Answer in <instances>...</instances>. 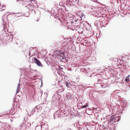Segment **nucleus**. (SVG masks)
I'll return each instance as SVG.
<instances>
[{
    "mask_svg": "<svg viewBox=\"0 0 130 130\" xmlns=\"http://www.w3.org/2000/svg\"><path fill=\"white\" fill-rule=\"evenodd\" d=\"M1 7H2L3 8H4H4L5 7V5H3L2 6H1Z\"/></svg>",
    "mask_w": 130,
    "mask_h": 130,
    "instance_id": "obj_48",
    "label": "nucleus"
},
{
    "mask_svg": "<svg viewBox=\"0 0 130 130\" xmlns=\"http://www.w3.org/2000/svg\"><path fill=\"white\" fill-rule=\"evenodd\" d=\"M72 86H70V87H68L67 88L69 90H70L71 89H72Z\"/></svg>",
    "mask_w": 130,
    "mask_h": 130,
    "instance_id": "obj_41",
    "label": "nucleus"
},
{
    "mask_svg": "<svg viewBox=\"0 0 130 130\" xmlns=\"http://www.w3.org/2000/svg\"><path fill=\"white\" fill-rule=\"evenodd\" d=\"M35 51H34V50L32 49V47L30 48L29 49V56H30L31 55V56H35L36 54Z\"/></svg>",
    "mask_w": 130,
    "mask_h": 130,
    "instance_id": "obj_8",
    "label": "nucleus"
},
{
    "mask_svg": "<svg viewBox=\"0 0 130 130\" xmlns=\"http://www.w3.org/2000/svg\"><path fill=\"white\" fill-rule=\"evenodd\" d=\"M103 22V25H104L105 26H106V24H105L106 23H105V22Z\"/></svg>",
    "mask_w": 130,
    "mask_h": 130,
    "instance_id": "obj_49",
    "label": "nucleus"
},
{
    "mask_svg": "<svg viewBox=\"0 0 130 130\" xmlns=\"http://www.w3.org/2000/svg\"><path fill=\"white\" fill-rule=\"evenodd\" d=\"M78 109H82V108H80V107H78Z\"/></svg>",
    "mask_w": 130,
    "mask_h": 130,
    "instance_id": "obj_61",
    "label": "nucleus"
},
{
    "mask_svg": "<svg viewBox=\"0 0 130 130\" xmlns=\"http://www.w3.org/2000/svg\"><path fill=\"white\" fill-rule=\"evenodd\" d=\"M106 24V26L104 25H103V22L101 21H98L95 22L94 24L95 26L98 27L100 28L102 27H106L107 24V23H105Z\"/></svg>",
    "mask_w": 130,
    "mask_h": 130,
    "instance_id": "obj_5",
    "label": "nucleus"
},
{
    "mask_svg": "<svg viewBox=\"0 0 130 130\" xmlns=\"http://www.w3.org/2000/svg\"><path fill=\"white\" fill-rule=\"evenodd\" d=\"M67 97V99L68 100H69L70 99V98L71 97V95H70V94L69 95H66Z\"/></svg>",
    "mask_w": 130,
    "mask_h": 130,
    "instance_id": "obj_33",
    "label": "nucleus"
},
{
    "mask_svg": "<svg viewBox=\"0 0 130 130\" xmlns=\"http://www.w3.org/2000/svg\"><path fill=\"white\" fill-rule=\"evenodd\" d=\"M75 86L76 87H75V88L76 89H78V85H75Z\"/></svg>",
    "mask_w": 130,
    "mask_h": 130,
    "instance_id": "obj_43",
    "label": "nucleus"
},
{
    "mask_svg": "<svg viewBox=\"0 0 130 130\" xmlns=\"http://www.w3.org/2000/svg\"><path fill=\"white\" fill-rule=\"evenodd\" d=\"M115 119L114 118V117L113 116H111L109 122H110L111 123L113 121H115Z\"/></svg>",
    "mask_w": 130,
    "mask_h": 130,
    "instance_id": "obj_26",
    "label": "nucleus"
},
{
    "mask_svg": "<svg viewBox=\"0 0 130 130\" xmlns=\"http://www.w3.org/2000/svg\"><path fill=\"white\" fill-rule=\"evenodd\" d=\"M43 104H41L39 105H37L35 107V109H36V110H37V111H36L37 112H38L40 111V110L42 109V107L41 106Z\"/></svg>",
    "mask_w": 130,
    "mask_h": 130,
    "instance_id": "obj_10",
    "label": "nucleus"
},
{
    "mask_svg": "<svg viewBox=\"0 0 130 130\" xmlns=\"http://www.w3.org/2000/svg\"><path fill=\"white\" fill-rule=\"evenodd\" d=\"M59 5L60 6L63 7V8L65 10H66V8L65 6H64L62 2H61L59 3Z\"/></svg>",
    "mask_w": 130,
    "mask_h": 130,
    "instance_id": "obj_25",
    "label": "nucleus"
},
{
    "mask_svg": "<svg viewBox=\"0 0 130 130\" xmlns=\"http://www.w3.org/2000/svg\"><path fill=\"white\" fill-rule=\"evenodd\" d=\"M30 6L31 7V8H32L33 7L34 8H36V6H33V4H32V5L30 4Z\"/></svg>",
    "mask_w": 130,
    "mask_h": 130,
    "instance_id": "obj_40",
    "label": "nucleus"
},
{
    "mask_svg": "<svg viewBox=\"0 0 130 130\" xmlns=\"http://www.w3.org/2000/svg\"><path fill=\"white\" fill-rule=\"evenodd\" d=\"M95 109V108L94 107H93V108L92 109H91V110H92V111L94 110Z\"/></svg>",
    "mask_w": 130,
    "mask_h": 130,
    "instance_id": "obj_50",
    "label": "nucleus"
},
{
    "mask_svg": "<svg viewBox=\"0 0 130 130\" xmlns=\"http://www.w3.org/2000/svg\"><path fill=\"white\" fill-rule=\"evenodd\" d=\"M88 104H89L88 103H85L84 105H83L82 107H80V108H86L88 106Z\"/></svg>",
    "mask_w": 130,
    "mask_h": 130,
    "instance_id": "obj_24",
    "label": "nucleus"
},
{
    "mask_svg": "<svg viewBox=\"0 0 130 130\" xmlns=\"http://www.w3.org/2000/svg\"><path fill=\"white\" fill-rule=\"evenodd\" d=\"M63 11V8H59L58 7H56L54 10V13H55L56 14H58L59 16H61L62 14V12ZM52 11L53 12V10Z\"/></svg>",
    "mask_w": 130,
    "mask_h": 130,
    "instance_id": "obj_3",
    "label": "nucleus"
},
{
    "mask_svg": "<svg viewBox=\"0 0 130 130\" xmlns=\"http://www.w3.org/2000/svg\"><path fill=\"white\" fill-rule=\"evenodd\" d=\"M45 12L49 13V15L51 16V15H52V14H51V15H50L51 14V13L52 12V11H49L48 10H45Z\"/></svg>",
    "mask_w": 130,
    "mask_h": 130,
    "instance_id": "obj_32",
    "label": "nucleus"
},
{
    "mask_svg": "<svg viewBox=\"0 0 130 130\" xmlns=\"http://www.w3.org/2000/svg\"><path fill=\"white\" fill-rule=\"evenodd\" d=\"M7 40L9 41V42L12 41L13 38V35H8L7 36Z\"/></svg>",
    "mask_w": 130,
    "mask_h": 130,
    "instance_id": "obj_11",
    "label": "nucleus"
},
{
    "mask_svg": "<svg viewBox=\"0 0 130 130\" xmlns=\"http://www.w3.org/2000/svg\"><path fill=\"white\" fill-rule=\"evenodd\" d=\"M45 110L47 111H49L51 110V107H46V108Z\"/></svg>",
    "mask_w": 130,
    "mask_h": 130,
    "instance_id": "obj_37",
    "label": "nucleus"
},
{
    "mask_svg": "<svg viewBox=\"0 0 130 130\" xmlns=\"http://www.w3.org/2000/svg\"><path fill=\"white\" fill-rule=\"evenodd\" d=\"M1 3H0V9H1L2 7H1Z\"/></svg>",
    "mask_w": 130,
    "mask_h": 130,
    "instance_id": "obj_56",
    "label": "nucleus"
},
{
    "mask_svg": "<svg viewBox=\"0 0 130 130\" xmlns=\"http://www.w3.org/2000/svg\"><path fill=\"white\" fill-rule=\"evenodd\" d=\"M64 84L66 86L67 88L68 87H70V86H72V85L70 82L69 83L67 81L65 82H64Z\"/></svg>",
    "mask_w": 130,
    "mask_h": 130,
    "instance_id": "obj_13",
    "label": "nucleus"
},
{
    "mask_svg": "<svg viewBox=\"0 0 130 130\" xmlns=\"http://www.w3.org/2000/svg\"><path fill=\"white\" fill-rule=\"evenodd\" d=\"M82 22L83 21H82V19L80 20V21L79 22H77V26H81L82 27L83 25V24H82Z\"/></svg>",
    "mask_w": 130,
    "mask_h": 130,
    "instance_id": "obj_19",
    "label": "nucleus"
},
{
    "mask_svg": "<svg viewBox=\"0 0 130 130\" xmlns=\"http://www.w3.org/2000/svg\"><path fill=\"white\" fill-rule=\"evenodd\" d=\"M40 93H41V94H42V93H41V92H40Z\"/></svg>",
    "mask_w": 130,
    "mask_h": 130,
    "instance_id": "obj_64",
    "label": "nucleus"
},
{
    "mask_svg": "<svg viewBox=\"0 0 130 130\" xmlns=\"http://www.w3.org/2000/svg\"><path fill=\"white\" fill-rule=\"evenodd\" d=\"M36 109H35V108H34L33 109H32L31 111V114H33L36 111Z\"/></svg>",
    "mask_w": 130,
    "mask_h": 130,
    "instance_id": "obj_28",
    "label": "nucleus"
},
{
    "mask_svg": "<svg viewBox=\"0 0 130 130\" xmlns=\"http://www.w3.org/2000/svg\"><path fill=\"white\" fill-rule=\"evenodd\" d=\"M77 3L78 4H80V2H79V3Z\"/></svg>",
    "mask_w": 130,
    "mask_h": 130,
    "instance_id": "obj_63",
    "label": "nucleus"
},
{
    "mask_svg": "<svg viewBox=\"0 0 130 130\" xmlns=\"http://www.w3.org/2000/svg\"><path fill=\"white\" fill-rule=\"evenodd\" d=\"M34 63H36L37 66L40 67H42L43 66L41 62L36 57H34Z\"/></svg>",
    "mask_w": 130,
    "mask_h": 130,
    "instance_id": "obj_6",
    "label": "nucleus"
},
{
    "mask_svg": "<svg viewBox=\"0 0 130 130\" xmlns=\"http://www.w3.org/2000/svg\"><path fill=\"white\" fill-rule=\"evenodd\" d=\"M87 31H88L87 34L89 37H91L94 35L93 32V31L90 30L89 29Z\"/></svg>",
    "mask_w": 130,
    "mask_h": 130,
    "instance_id": "obj_12",
    "label": "nucleus"
},
{
    "mask_svg": "<svg viewBox=\"0 0 130 130\" xmlns=\"http://www.w3.org/2000/svg\"><path fill=\"white\" fill-rule=\"evenodd\" d=\"M20 83L18 84L17 87V89L16 93L17 94L18 93L20 90Z\"/></svg>",
    "mask_w": 130,
    "mask_h": 130,
    "instance_id": "obj_21",
    "label": "nucleus"
},
{
    "mask_svg": "<svg viewBox=\"0 0 130 130\" xmlns=\"http://www.w3.org/2000/svg\"><path fill=\"white\" fill-rule=\"evenodd\" d=\"M36 0H29V2H32L33 1H35Z\"/></svg>",
    "mask_w": 130,
    "mask_h": 130,
    "instance_id": "obj_47",
    "label": "nucleus"
},
{
    "mask_svg": "<svg viewBox=\"0 0 130 130\" xmlns=\"http://www.w3.org/2000/svg\"><path fill=\"white\" fill-rule=\"evenodd\" d=\"M48 125L46 123L44 122V123L41 124V128H45L48 127Z\"/></svg>",
    "mask_w": 130,
    "mask_h": 130,
    "instance_id": "obj_15",
    "label": "nucleus"
},
{
    "mask_svg": "<svg viewBox=\"0 0 130 130\" xmlns=\"http://www.w3.org/2000/svg\"><path fill=\"white\" fill-rule=\"evenodd\" d=\"M13 17V16H12V14H8L7 15L6 17V18L7 20H11L10 18H11V17Z\"/></svg>",
    "mask_w": 130,
    "mask_h": 130,
    "instance_id": "obj_22",
    "label": "nucleus"
},
{
    "mask_svg": "<svg viewBox=\"0 0 130 130\" xmlns=\"http://www.w3.org/2000/svg\"><path fill=\"white\" fill-rule=\"evenodd\" d=\"M41 86H40V87H41L42 85V79H41Z\"/></svg>",
    "mask_w": 130,
    "mask_h": 130,
    "instance_id": "obj_51",
    "label": "nucleus"
},
{
    "mask_svg": "<svg viewBox=\"0 0 130 130\" xmlns=\"http://www.w3.org/2000/svg\"><path fill=\"white\" fill-rule=\"evenodd\" d=\"M99 93H101V94L103 93V91H99Z\"/></svg>",
    "mask_w": 130,
    "mask_h": 130,
    "instance_id": "obj_42",
    "label": "nucleus"
},
{
    "mask_svg": "<svg viewBox=\"0 0 130 130\" xmlns=\"http://www.w3.org/2000/svg\"><path fill=\"white\" fill-rule=\"evenodd\" d=\"M121 2V0H118V1H117V2L118 3H120Z\"/></svg>",
    "mask_w": 130,
    "mask_h": 130,
    "instance_id": "obj_44",
    "label": "nucleus"
},
{
    "mask_svg": "<svg viewBox=\"0 0 130 130\" xmlns=\"http://www.w3.org/2000/svg\"><path fill=\"white\" fill-rule=\"evenodd\" d=\"M2 126L3 127L5 126L8 128H9L10 127V125L8 123H4L3 124H2Z\"/></svg>",
    "mask_w": 130,
    "mask_h": 130,
    "instance_id": "obj_16",
    "label": "nucleus"
},
{
    "mask_svg": "<svg viewBox=\"0 0 130 130\" xmlns=\"http://www.w3.org/2000/svg\"><path fill=\"white\" fill-rule=\"evenodd\" d=\"M70 2L71 3V4L72 5V6H74L75 7H76V5H75V4L74 3V2L73 1H71Z\"/></svg>",
    "mask_w": 130,
    "mask_h": 130,
    "instance_id": "obj_36",
    "label": "nucleus"
},
{
    "mask_svg": "<svg viewBox=\"0 0 130 130\" xmlns=\"http://www.w3.org/2000/svg\"><path fill=\"white\" fill-rule=\"evenodd\" d=\"M73 20L72 21V22L73 23H74V24L76 25L77 24V22H79L80 21V20L77 19H73Z\"/></svg>",
    "mask_w": 130,
    "mask_h": 130,
    "instance_id": "obj_20",
    "label": "nucleus"
},
{
    "mask_svg": "<svg viewBox=\"0 0 130 130\" xmlns=\"http://www.w3.org/2000/svg\"><path fill=\"white\" fill-rule=\"evenodd\" d=\"M75 98L77 99V100L79 99L77 98L76 97Z\"/></svg>",
    "mask_w": 130,
    "mask_h": 130,
    "instance_id": "obj_57",
    "label": "nucleus"
},
{
    "mask_svg": "<svg viewBox=\"0 0 130 130\" xmlns=\"http://www.w3.org/2000/svg\"><path fill=\"white\" fill-rule=\"evenodd\" d=\"M56 67H57V69L59 70V71H61L62 72V70H63V68L62 67H64L63 66H59L58 65H56Z\"/></svg>",
    "mask_w": 130,
    "mask_h": 130,
    "instance_id": "obj_17",
    "label": "nucleus"
},
{
    "mask_svg": "<svg viewBox=\"0 0 130 130\" xmlns=\"http://www.w3.org/2000/svg\"><path fill=\"white\" fill-rule=\"evenodd\" d=\"M60 83V81H59L58 82V84L59 85Z\"/></svg>",
    "mask_w": 130,
    "mask_h": 130,
    "instance_id": "obj_54",
    "label": "nucleus"
},
{
    "mask_svg": "<svg viewBox=\"0 0 130 130\" xmlns=\"http://www.w3.org/2000/svg\"><path fill=\"white\" fill-rule=\"evenodd\" d=\"M101 86L102 87H103L104 86V85H101Z\"/></svg>",
    "mask_w": 130,
    "mask_h": 130,
    "instance_id": "obj_59",
    "label": "nucleus"
},
{
    "mask_svg": "<svg viewBox=\"0 0 130 130\" xmlns=\"http://www.w3.org/2000/svg\"><path fill=\"white\" fill-rule=\"evenodd\" d=\"M67 70H69L70 71H71V69L70 68H67Z\"/></svg>",
    "mask_w": 130,
    "mask_h": 130,
    "instance_id": "obj_45",
    "label": "nucleus"
},
{
    "mask_svg": "<svg viewBox=\"0 0 130 130\" xmlns=\"http://www.w3.org/2000/svg\"><path fill=\"white\" fill-rule=\"evenodd\" d=\"M63 113V114L64 115L65 114V113H64L63 112H61L60 111L58 110L56 111L54 113V114L53 116L54 117V119H55V118H57L58 116V115H59L60 113Z\"/></svg>",
    "mask_w": 130,
    "mask_h": 130,
    "instance_id": "obj_9",
    "label": "nucleus"
},
{
    "mask_svg": "<svg viewBox=\"0 0 130 130\" xmlns=\"http://www.w3.org/2000/svg\"><path fill=\"white\" fill-rule=\"evenodd\" d=\"M66 52L63 51L57 50L54 52V55H56V57L60 61L62 60L63 59L66 60V56L65 54Z\"/></svg>",
    "mask_w": 130,
    "mask_h": 130,
    "instance_id": "obj_1",
    "label": "nucleus"
},
{
    "mask_svg": "<svg viewBox=\"0 0 130 130\" xmlns=\"http://www.w3.org/2000/svg\"><path fill=\"white\" fill-rule=\"evenodd\" d=\"M80 26L79 28L78 29V32L80 36L83 37H85L87 31L83 27L81 28Z\"/></svg>",
    "mask_w": 130,
    "mask_h": 130,
    "instance_id": "obj_2",
    "label": "nucleus"
},
{
    "mask_svg": "<svg viewBox=\"0 0 130 130\" xmlns=\"http://www.w3.org/2000/svg\"><path fill=\"white\" fill-rule=\"evenodd\" d=\"M25 128H28L31 126V124L30 123L25 122Z\"/></svg>",
    "mask_w": 130,
    "mask_h": 130,
    "instance_id": "obj_14",
    "label": "nucleus"
},
{
    "mask_svg": "<svg viewBox=\"0 0 130 130\" xmlns=\"http://www.w3.org/2000/svg\"><path fill=\"white\" fill-rule=\"evenodd\" d=\"M74 2V3L75 4H77V3H79V2H80L78 0H71Z\"/></svg>",
    "mask_w": 130,
    "mask_h": 130,
    "instance_id": "obj_29",
    "label": "nucleus"
},
{
    "mask_svg": "<svg viewBox=\"0 0 130 130\" xmlns=\"http://www.w3.org/2000/svg\"><path fill=\"white\" fill-rule=\"evenodd\" d=\"M108 72H112L111 74L113 76H114L115 74V73H114V72H115V70L113 69H111L110 70L109 69L108 71Z\"/></svg>",
    "mask_w": 130,
    "mask_h": 130,
    "instance_id": "obj_18",
    "label": "nucleus"
},
{
    "mask_svg": "<svg viewBox=\"0 0 130 130\" xmlns=\"http://www.w3.org/2000/svg\"><path fill=\"white\" fill-rule=\"evenodd\" d=\"M12 13V14H19V13L18 12V13Z\"/></svg>",
    "mask_w": 130,
    "mask_h": 130,
    "instance_id": "obj_55",
    "label": "nucleus"
},
{
    "mask_svg": "<svg viewBox=\"0 0 130 130\" xmlns=\"http://www.w3.org/2000/svg\"><path fill=\"white\" fill-rule=\"evenodd\" d=\"M20 126L21 128H25V123H23L22 124H21Z\"/></svg>",
    "mask_w": 130,
    "mask_h": 130,
    "instance_id": "obj_30",
    "label": "nucleus"
},
{
    "mask_svg": "<svg viewBox=\"0 0 130 130\" xmlns=\"http://www.w3.org/2000/svg\"><path fill=\"white\" fill-rule=\"evenodd\" d=\"M72 6V5H71V4H67V6L68 7H70V6Z\"/></svg>",
    "mask_w": 130,
    "mask_h": 130,
    "instance_id": "obj_39",
    "label": "nucleus"
},
{
    "mask_svg": "<svg viewBox=\"0 0 130 130\" xmlns=\"http://www.w3.org/2000/svg\"><path fill=\"white\" fill-rule=\"evenodd\" d=\"M82 24L83 25V27L86 31H88L91 26L89 23L85 21H83Z\"/></svg>",
    "mask_w": 130,
    "mask_h": 130,
    "instance_id": "obj_4",
    "label": "nucleus"
},
{
    "mask_svg": "<svg viewBox=\"0 0 130 130\" xmlns=\"http://www.w3.org/2000/svg\"><path fill=\"white\" fill-rule=\"evenodd\" d=\"M103 128H104L105 127V126H104V125H103Z\"/></svg>",
    "mask_w": 130,
    "mask_h": 130,
    "instance_id": "obj_58",
    "label": "nucleus"
},
{
    "mask_svg": "<svg viewBox=\"0 0 130 130\" xmlns=\"http://www.w3.org/2000/svg\"><path fill=\"white\" fill-rule=\"evenodd\" d=\"M55 69L56 70H57V72L59 74H60V73H61L60 72H61V71H59V70L57 69V67H56Z\"/></svg>",
    "mask_w": 130,
    "mask_h": 130,
    "instance_id": "obj_31",
    "label": "nucleus"
},
{
    "mask_svg": "<svg viewBox=\"0 0 130 130\" xmlns=\"http://www.w3.org/2000/svg\"><path fill=\"white\" fill-rule=\"evenodd\" d=\"M78 89H82L83 86L82 84H80V85H78Z\"/></svg>",
    "mask_w": 130,
    "mask_h": 130,
    "instance_id": "obj_34",
    "label": "nucleus"
},
{
    "mask_svg": "<svg viewBox=\"0 0 130 130\" xmlns=\"http://www.w3.org/2000/svg\"><path fill=\"white\" fill-rule=\"evenodd\" d=\"M17 97H18V96H19V97H20V96H19V95H17Z\"/></svg>",
    "mask_w": 130,
    "mask_h": 130,
    "instance_id": "obj_60",
    "label": "nucleus"
},
{
    "mask_svg": "<svg viewBox=\"0 0 130 130\" xmlns=\"http://www.w3.org/2000/svg\"><path fill=\"white\" fill-rule=\"evenodd\" d=\"M86 87V86H83L82 90L83 91L84 90H86V89H85Z\"/></svg>",
    "mask_w": 130,
    "mask_h": 130,
    "instance_id": "obj_38",
    "label": "nucleus"
},
{
    "mask_svg": "<svg viewBox=\"0 0 130 130\" xmlns=\"http://www.w3.org/2000/svg\"><path fill=\"white\" fill-rule=\"evenodd\" d=\"M32 11L33 12H34L35 13H36L35 11L34 10H32Z\"/></svg>",
    "mask_w": 130,
    "mask_h": 130,
    "instance_id": "obj_52",
    "label": "nucleus"
},
{
    "mask_svg": "<svg viewBox=\"0 0 130 130\" xmlns=\"http://www.w3.org/2000/svg\"><path fill=\"white\" fill-rule=\"evenodd\" d=\"M78 106L81 107L83 106L82 103L80 102L78 104Z\"/></svg>",
    "mask_w": 130,
    "mask_h": 130,
    "instance_id": "obj_35",
    "label": "nucleus"
},
{
    "mask_svg": "<svg viewBox=\"0 0 130 130\" xmlns=\"http://www.w3.org/2000/svg\"><path fill=\"white\" fill-rule=\"evenodd\" d=\"M79 85L77 84H76L75 85Z\"/></svg>",
    "mask_w": 130,
    "mask_h": 130,
    "instance_id": "obj_62",
    "label": "nucleus"
},
{
    "mask_svg": "<svg viewBox=\"0 0 130 130\" xmlns=\"http://www.w3.org/2000/svg\"><path fill=\"white\" fill-rule=\"evenodd\" d=\"M94 77L95 78L98 79L97 81L98 82H101L103 79L101 75L100 74L94 75Z\"/></svg>",
    "mask_w": 130,
    "mask_h": 130,
    "instance_id": "obj_7",
    "label": "nucleus"
},
{
    "mask_svg": "<svg viewBox=\"0 0 130 130\" xmlns=\"http://www.w3.org/2000/svg\"><path fill=\"white\" fill-rule=\"evenodd\" d=\"M110 21V19H109L107 20V22H109Z\"/></svg>",
    "mask_w": 130,
    "mask_h": 130,
    "instance_id": "obj_53",
    "label": "nucleus"
},
{
    "mask_svg": "<svg viewBox=\"0 0 130 130\" xmlns=\"http://www.w3.org/2000/svg\"><path fill=\"white\" fill-rule=\"evenodd\" d=\"M69 47L70 48V49L71 48H72V50H76L75 47L74 45H69Z\"/></svg>",
    "mask_w": 130,
    "mask_h": 130,
    "instance_id": "obj_23",
    "label": "nucleus"
},
{
    "mask_svg": "<svg viewBox=\"0 0 130 130\" xmlns=\"http://www.w3.org/2000/svg\"><path fill=\"white\" fill-rule=\"evenodd\" d=\"M63 91V90L61 91L60 90H59L58 91V93H59L60 92H62Z\"/></svg>",
    "mask_w": 130,
    "mask_h": 130,
    "instance_id": "obj_46",
    "label": "nucleus"
},
{
    "mask_svg": "<svg viewBox=\"0 0 130 130\" xmlns=\"http://www.w3.org/2000/svg\"><path fill=\"white\" fill-rule=\"evenodd\" d=\"M62 113H60L59 115H58L57 117L61 118L64 117V115L62 114Z\"/></svg>",
    "mask_w": 130,
    "mask_h": 130,
    "instance_id": "obj_27",
    "label": "nucleus"
}]
</instances>
